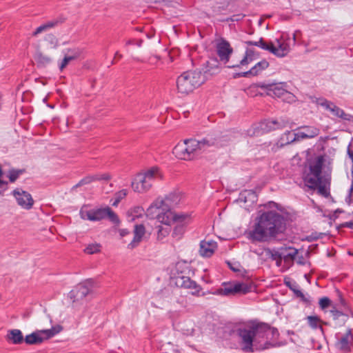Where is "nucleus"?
<instances>
[{
    "label": "nucleus",
    "instance_id": "nucleus-51",
    "mask_svg": "<svg viewBox=\"0 0 353 353\" xmlns=\"http://www.w3.org/2000/svg\"><path fill=\"white\" fill-rule=\"evenodd\" d=\"M316 189H317L318 192L323 195L325 196H327L328 195V192L325 186V185L323 184V180H321V182L319 183L318 186L316 187Z\"/></svg>",
    "mask_w": 353,
    "mask_h": 353
},
{
    "label": "nucleus",
    "instance_id": "nucleus-49",
    "mask_svg": "<svg viewBox=\"0 0 353 353\" xmlns=\"http://www.w3.org/2000/svg\"><path fill=\"white\" fill-rule=\"evenodd\" d=\"M347 154H348L349 157L351 159V160L352 161V180L351 187L349 190V197L350 199H353V150H352L350 148V145L347 148Z\"/></svg>",
    "mask_w": 353,
    "mask_h": 353
},
{
    "label": "nucleus",
    "instance_id": "nucleus-18",
    "mask_svg": "<svg viewBox=\"0 0 353 353\" xmlns=\"http://www.w3.org/2000/svg\"><path fill=\"white\" fill-rule=\"evenodd\" d=\"M272 119L264 120L252 126V128L248 130V134L250 137H257L274 131L272 123H270Z\"/></svg>",
    "mask_w": 353,
    "mask_h": 353
},
{
    "label": "nucleus",
    "instance_id": "nucleus-19",
    "mask_svg": "<svg viewBox=\"0 0 353 353\" xmlns=\"http://www.w3.org/2000/svg\"><path fill=\"white\" fill-rule=\"evenodd\" d=\"M154 214L150 216L151 218L156 217L157 221L164 224L163 226L170 225L172 221H175V217L179 214H174L171 210H163L161 209H154Z\"/></svg>",
    "mask_w": 353,
    "mask_h": 353
},
{
    "label": "nucleus",
    "instance_id": "nucleus-64",
    "mask_svg": "<svg viewBox=\"0 0 353 353\" xmlns=\"http://www.w3.org/2000/svg\"><path fill=\"white\" fill-rule=\"evenodd\" d=\"M275 261H276V264L277 266H280L281 265L282 260Z\"/></svg>",
    "mask_w": 353,
    "mask_h": 353
},
{
    "label": "nucleus",
    "instance_id": "nucleus-32",
    "mask_svg": "<svg viewBox=\"0 0 353 353\" xmlns=\"http://www.w3.org/2000/svg\"><path fill=\"white\" fill-rule=\"evenodd\" d=\"M245 43L248 46H254L259 47L260 48L264 50L269 51L270 52L272 53L273 43L271 41L267 43L264 41V39L262 37L260 38L259 40L257 41H245Z\"/></svg>",
    "mask_w": 353,
    "mask_h": 353
},
{
    "label": "nucleus",
    "instance_id": "nucleus-16",
    "mask_svg": "<svg viewBox=\"0 0 353 353\" xmlns=\"http://www.w3.org/2000/svg\"><path fill=\"white\" fill-rule=\"evenodd\" d=\"M237 332L243 345L242 350L246 352H253V341L255 337L251 329H239Z\"/></svg>",
    "mask_w": 353,
    "mask_h": 353
},
{
    "label": "nucleus",
    "instance_id": "nucleus-58",
    "mask_svg": "<svg viewBox=\"0 0 353 353\" xmlns=\"http://www.w3.org/2000/svg\"><path fill=\"white\" fill-rule=\"evenodd\" d=\"M342 226L348 228H353V221L345 222L342 224Z\"/></svg>",
    "mask_w": 353,
    "mask_h": 353
},
{
    "label": "nucleus",
    "instance_id": "nucleus-55",
    "mask_svg": "<svg viewBox=\"0 0 353 353\" xmlns=\"http://www.w3.org/2000/svg\"><path fill=\"white\" fill-rule=\"evenodd\" d=\"M142 43H143V40H141V39H139V40L129 39L126 41V45L127 46L137 45L140 47L141 46Z\"/></svg>",
    "mask_w": 353,
    "mask_h": 353
},
{
    "label": "nucleus",
    "instance_id": "nucleus-15",
    "mask_svg": "<svg viewBox=\"0 0 353 353\" xmlns=\"http://www.w3.org/2000/svg\"><path fill=\"white\" fill-rule=\"evenodd\" d=\"M318 103L322 107L329 110L334 116L339 117L345 121H351L352 116L350 114H346L342 109L336 106L332 102L326 99H319Z\"/></svg>",
    "mask_w": 353,
    "mask_h": 353
},
{
    "label": "nucleus",
    "instance_id": "nucleus-48",
    "mask_svg": "<svg viewBox=\"0 0 353 353\" xmlns=\"http://www.w3.org/2000/svg\"><path fill=\"white\" fill-rule=\"evenodd\" d=\"M269 252H270V258L273 261L283 260L282 248H281L279 250H270Z\"/></svg>",
    "mask_w": 353,
    "mask_h": 353
},
{
    "label": "nucleus",
    "instance_id": "nucleus-50",
    "mask_svg": "<svg viewBox=\"0 0 353 353\" xmlns=\"http://www.w3.org/2000/svg\"><path fill=\"white\" fill-rule=\"evenodd\" d=\"M290 141H287L286 143H281L280 141H278L273 144V145L271 148V151L272 152H276L279 150H280L281 148L284 147L285 145L291 143Z\"/></svg>",
    "mask_w": 353,
    "mask_h": 353
},
{
    "label": "nucleus",
    "instance_id": "nucleus-33",
    "mask_svg": "<svg viewBox=\"0 0 353 353\" xmlns=\"http://www.w3.org/2000/svg\"><path fill=\"white\" fill-rule=\"evenodd\" d=\"M270 123H272L274 130H282L285 128L292 127V123L287 118H280L279 119H272Z\"/></svg>",
    "mask_w": 353,
    "mask_h": 353
},
{
    "label": "nucleus",
    "instance_id": "nucleus-8",
    "mask_svg": "<svg viewBox=\"0 0 353 353\" xmlns=\"http://www.w3.org/2000/svg\"><path fill=\"white\" fill-rule=\"evenodd\" d=\"M62 329V326L57 325L50 329L38 330L26 335L24 341L28 345L40 344L45 340L49 339L59 333Z\"/></svg>",
    "mask_w": 353,
    "mask_h": 353
},
{
    "label": "nucleus",
    "instance_id": "nucleus-35",
    "mask_svg": "<svg viewBox=\"0 0 353 353\" xmlns=\"http://www.w3.org/2000/svg\"><path fill=\"white\" fill-rule=\"evenodd\" d=\"M155 228L157 230V239L159 241H163V239L169 235L171 231V227L170 225L163 226L158 225Z\"/></svg>",
    "mask_w": 353,
    "mask_h": 353
},
{
    "label": "nucleus",
    "instance_id": "nucleus-45",
    "mask_svg": "<svg viewBox=\"0 0 353 353\" xmlns=\"http://www.w3.org/2000/svg\"><path fill=\"white\" fill-rule=\"evenodd\" d=\"M295 296L300 298L301 301L305 304L306 306H310L312 305V300L310 296H305L300 290L299 291L295 292Z\"/></svg>",
    "mask_w": 353,
    "mask_h": 353
},
{
    "label": "nucleus",
    "instance_id": "nucleus-31",
    "mask_svg": "<svg viewBox=\"0 0 353 353\" xmlns=\"http://www.w3.org/2000/svg\"><path fill=\"white\" fill-rule=\"evenodd\" d=\"M142 174L152 186L156 179H161L162 177L159 169L157 167H152L144 173H142Z\"/></svg>",
    "mask_w": 353,
    "mask_h": 353
},
{
    "label": "nucleus",
    "instance_id": "nucleus-44",
    "mask_svg": "<svg viewBox=\"0 0 353 353\" xmlns=\"http://www.w3.org/2000/svg\"><path fill=\"white\" fill-rule=\"evenodd\" d=\"M101 245L99 243L89 244L85 249L84 252L88 254H94L101 251Z\"/></svg>",
    "mask_w": 353,
    "mask_h": 353
},
{
    "label": "nucleus",
    "instance_id": "nucleus-27",
    "mask_svg": "<svg viewBox=\"0 0 353 353\" xmlns=\"http://www.w3.org/2000/svg\"><path fill=\"white\" fill-rule=\"evenodd\" d=\"M111 179V176L108 173L97 174L90 175L83 178L75 186L79 187L83 185L89 184L93 181H108Z\"/></svg>",
    "mask_w": 353,
    "mask_h": 353
},
{
    "label": "nucleus",
    "instance_id": "nucleus-54",
    "mask_svg": "<svg viewBox=\"0 0 353 353\" xmlns=\"http://www.w3.org/2000/svg\"><path fill=\"white\" fill-rule=\"evenodd\" d=\"M228 267L230 268V269L231 270H232L233 272H239L240 270H239V264L238 263H232L230 261H226Z\"/></svg>",
    "mask_w": 353,
    "mask_h": 353
},
{
    "label": "nucleus",
    "instance_id": "nucleus-11",
    "mask_svg": "<svg viewBox=\"0 0 353 353\" xmlns=\"http://www.w3.org/2000/svg\"><path fill=\"white\" fill-rule=\"evenodd\" d=\"M285 83H278V84H262L259 85V87L262 88H265L268 91V94L272 97L283 98L284 101H288V103L292 102L295 101V96L291 92L287 91L285 88Z\"/></svg>",
    "mask_w": 353,
    "mask_h": 353
},
{
    "label": "nucleus",
    "instance_id": "nucleus-53",
    "mask_svg": "<svg viewBox=\"0 0 353 353\" xmlns=\"http://www.w3.org/2000/svg\"><path fill=\"white\" fill-rule=\"evenodd\" d=\"M45 40L50 42L51 44H56L57 43L56 37L52 34H47Z\"/></svg>",
    "mask_w": 353,
    "mask_h": 353
},
{
    "label": "nucleus",
    "instance_id": "nucleus-6",
    "mask_svg": "<svg viewBox=\"0 0 353 353\" xmlns=\"http://www.w3.org/2000/svg\"><path fill=\"white\" fill-rule=\"evenodd\" d=\"M196 139H185L182 143H179L172 150L174 156L181 160L190 161L199 154Z\"/></svg>",
    "mask_w": 353,
    "mask_h": 353
},
{
    "label": "nucleus",
    "instance_id": "nucleus-47",
    "mask_svg": "<svg viewBox=\"0 0 353 353\" xmlns=\"http://www.w3.org/2000/svg\"><path fill=\"white\" fill-rule=\"evenodd\" d=\"M284 284L289 288L290 290H292L294 294H295V292L299 291V285L298 284L294 281H291L290 279H284Z\"/></svg>",
    "mask_w": 353,
    "mask_h": 353
},
{
    "label": "nucleus",
    "instance_id": "nucleus-22",
    "mask_svg": "<svg viewBox=\"0 0 353 353\" xmlns=\"http://www.w3.org/2000/svg\"><path fill=\"white\" fill-rule=\"evenodd\" d=\"M65 19L62 17L54 19L50 21H48L46 23L41 24L40 26L37 28L35 30L32 32V35L33 37H37L39 34L42 32H47L50 29H52L63 23H64Z\"/></svg>",
    "mask_w": 353,
    "mask_h": 353
},
{
    "label": "nucleus",
    "instance_id": "nucleus-7",
    "mask_svg": "<svg viewBox=\"0 0 353 353\" xmlns=\"http://www.w3.org/2000/svg\"><path fill=\"white\" fill-rule=\"evenodd\" d=\"M223 288H219L214 292V294L230 296L236 294H247L252 290L254 286L252 283H223Z\"/></svg>",
    "mask_w": 353,
    "mask_h": 353
},
{
    "label": "nucleus",
    "instance_id": "nucleus-40",
    "mask_svg": "<svg viewBox=\"0 0 353 353\" xmlns=\"http://www.w3.org/2000/svg\"><path fill=\"white\" fill-rule=\"evenodd\" d=\"M26 172L25 169H10L8 171V177L10 182L14 183L19 177L20 175Z\"/></svg>",
    "mask_w": 353,
    "mask_h": 353
},
{
    "label": "nucleus",
    "instance_id": "nucleus-30",
    "mask_svg": "<svg viewBox=\"0 0 353 353\" xmlns=\"http://www.w3.org/2000/svg\"><path fill=\"white\" fill-rule=\"evenodd\" d=\"M278 46L273 44L272 53L276 57H283L290 52V46L285 42L277 40Z\"/></svg>",
    "mask_w": 353,
    "mask_h": 353
},
{
    "label": "nucleus",
    "instance_id": "nucleus-63",
    "mask_svg": "<svg viewBox=\"0 0 353 353\" xmlns=\"http://www.w3.org/2000/svg\"><path fill=\"white\" fill-rule=\"evenodd\" d=\"M7 184V182L0 179V188L3 187V185Z\"/></svg>",
    "mask_w": 353,
    "mask_h": 353
},
{
    "label": "nucleus",
    "instance_id": "nucleus-42",
    "mask_svg": "<svg viewBox=\"0 0 353 353\" xmlns=\"http://www.w3.org/2000/svg\"><path fill=\"white\" fill-rule=\"evenodd\" d=\"M309 326L312 329H317L319 327L323 331V327L319 325L321 319L317 316H308L307 317Z\"/></svg>",
    "mask_w": 353,
    "mask_h": 353
},
{
    "label": "nucleus",
    "instance_id": "nucleus-4",
    "mask_svg": "<svg viewBox=\"0 0 353 353\" xmlns=\"http://www.w3.org/2000/svg\"><path fill=\"white\" fill-rule=\"evenodd\" d=\"M231 141L228 134L220 132L208 134L201 140H196L199 154L209 148H219L226 145Z\"/></svg>",
    "mask_w": 353,
    "mask_h": 353
},
{
    "label": "nucleus",
    "instance_id": "nucleus-5",
    "mask_svg": "<svg viewBox=\"0 0 353 353\" xmlns=\"http://www.w3.org/2000/svg\"><path fill=\"white\" fill-rule=\"evenodd\" d=\"M80 216L83 219L91 221H99L108 218L114 223L119 222L118 216L110 207L88 210L83 206L80 210Z\"/></svg>",
    "mask_w": 353,
    "mask_h": 353
},
{
    "label": "nucleus",
    "instance_id": "nucleus-37",
    "mask_svg": "<svg viewBox=\"0 0 353 353\" xmlns=\"http://www.w3.org/2000/svg\"><path fill=\"white\" fill-rule=\"evenodd\" d=\"M35 60L39 67H46L52 61L50 57L45 55L41 52H39L36 54Z\"/></svg>",
    "mask_w": 353,
    "mask_h": 353
},
{
    "label": "nucleus",
    "instance_id": "nucleus-41",
    "mask_svg": "<svg viewBox=\"0 0 353 353\" xmlns=\"http://www.w3.org/2000/svg\"><path fill=\"white\" fill-rule=\"evenodd\" d=\"M176 273H174V276L185 275L186 272H189L188 265L184 262H178L175 266Z\"/></svg>",
    "mask_w": 353,
    "mask_h": 353
},
{
    "label": "nucleus",
    "instance_id": "nucleus-20",
    "mask_svg": "<svg viewBox=\"0 0 353 353\" xmlns=\"http://www.w3.org/2000/svg\"><path fill=\"white\" fill-rule=\"evenodd\" d=\"M299 129H302L303 131H300L294 134V137L290 142L297 141L300 139H312L319 134L320 130L314 126H301Z\"/></svg>",
    "mask_w": 353,
    "mask_h": 353
},
{
    "label": "nucleus",
    "instance_id": "nucleus-39",
    "mask_svg": "<svg viewBox=\"0 0 353 353\" xmlns=\"http://www.w3.org/2000/svg\"><path fill=\"white\" fill-rule=\"evenodd\" d=\"M244 199L245 202L250 201L254 203L256 201L257 195L256 192L252 190H245L241 193V199Z\"/></svg>",
    "mask_w": 353,
    "mask_h": 353
},
{
    "label": "nucleus",
    "instance_id": "nucleus-2",
    "mask_svg": "<svg viewBox=\"0 0 353 353\" xmlns=\"http://www.w3.org/2000/svg\"><path fill=\"white\" fill-rule=\"evenodd\" d=\"M205 81V75L199 70L184 72L177 78V90L179 92L187 94Z\"/></svg>",
    "mask_w": 353,
    "mask_h": 353
},
{
    "label": "nucleus",
    "instance_id": "nucleus-21",
    "mask_svg": "<svg viewBox=\"0 0 353 353\" xmlns=\"http://www.w3.org/2000/svg\"><path fill=\"white\" fill-rule=\"evenodd\" d=\"M134 192L143 193L148 192L151 188V184L144 178L142 173L136 176L131 184Z\"/></svg>",
    "mask_w": 353,
    "mask_h": 353
},
{
    "label": "nucleus",
    "instance_id": "nucleus-1",
    "mask_svg": "<svg viewBox=\"0 0 353 353\" xmlns=\"http://www.w3.org/2000/svg\"><path fill=\"white\" fill-rule=\"evenodd\" d=\"M285 228L286 219L282 214L275 211H268L259 217L250 236L254 241H265L269 237H275L283 233Z\"/></svg>",
    "mask_w": 353,
    "mask_h": 353
},
{
    "label": "nucleus",
    "instance_id": "nucleus-43",
    "mask_svg": "<svg viewBox=\"0 0 353 353\" xmlns=\"http://www.w3.org/2000/svg\"><path fill=\"white\" fill-rule=\"evenodd\" d=\"M330 313L332 314V318L334 321L339 320L341 317H343L341 321V324H344L347 319V315L336 310L335 307H332V309L330 310Z\"/></svg>",
    "mask_w": 353,
    "mask_h": 353
},
{
    "label": "nucleus",
    "instance_id": "nucleus-62",
    "mask_svg": "<svg viewBox=\"0 0 353 353\" xmlns=\"http://www.w3.org/2000/svg\"><path fill=\"white\" fill-rule=\"evenodd\" d=\"M120 201H119V200H118V199L115 197V200H114V201L113 202L112 205H114V206H117V205L119 204V203Z\"/></svg>",
    "mask_w": 353,
    "mask_h": 353
},
{
    "label": "nucleus",
    "instance_id": "nucleus-60",
    "mask_svg": "<svg viewBox=\"0 0 353 353\" xmlns=\"http://www.w3.org/2000/svg\"><path fill=\"white\" fill-rule=\"evenodd\" d=\"M122 54H119V52H117L114 55V59L118 58L119 59L122 58Z\"/></svg>",
    "mask_w": 353,
    "mask_h": 353
},
{
    "label": "nucleus",
    "instance_id": "nucleus-61",
    "mask_svg": "<svg viewBox=\"0 0 353 353\" xmlns=\"http://www.w3.org/2000/svg\"><path fill=\"white\" fill-rule=\"evenodd\" d=\"M79 50V48L69 49L68 52L70 53L69 55H74V51Z\"/></svg>",
    "mask_w": 353,
    "mask_h": 353
},
{
    "label": "nucleus",
    "instance_id": "nucleus-57",
    "mask_svg": "<svg viewBox=\"0 0 353 353\" xmlns=\"http://www.w3.org/2000/svg\"><path fill=\"white\" fill-rule=\"evenodd\" d=\"M119 234L121 236L123 237L130 234V231L128 229H121L119 230Z\"/></svg>",
    "mask_w": 353,
    "mask_h": 353
},
{
    "label": "nucleus",
    "instance_id": "nucleus-12",
    "mask_svg": "<svg viewBox=\"0 0 353 353\" xmlns=\"http://www.w3.org/2000/svg\"><path fill=\"white\" fill-rule=\"evenodd\" d=\"M176 225L174 228L172 236L176 239H181L185 232L186 227L191 222L190 215L188 214H179L175 217Z\"/></svg>",
    "mask_w": 353,
    "mask_h": 353
},
{
    "label": "nucleus",
    "instance_id": "nucleus-29",
    "mask_svg": "<svg viewBox=\"0 0 353 353\" xmlns=\"http://www.w3.org/2000/svg\"><path fill=\"white\" fill-rule=\"evenodd\" d=\"M6 339L8 341L15 345L21 344L24 341L23 334L21 331L18 329L9 330L6 335Z\"/></svg>",
    "mask_w": 353,
    "mask_h": 353
},
{
    "label": "nucleus",
    "instance_id": "nucleus-38",
    "mask_svg": "<svg viewBox=\"0 0 353 353\" xmlns=\"http://www.w3.org/2000/svg\"><path fill=\"white\" fill-rule=\"evenodd\" d=\"M254 55V51L251 49H248L245 51V54L242 60L240 61L239 64L236 65H230L228 67L230 68H234L236 67H239L240 65H248L250 61H252V56Z\"/></svg>",
    "mask_w": 353,
    "mask_h": 353
},
{
    "label": "nucleus",
    "instance_id": "nucleus-28",
    "mask_svg": "<svg viewBox=\"0 0 353 353\" xmlns=\"http://www.w3.org/2000/svg\"><path fill=\"white\" fill-rule=\"evenodd\" d=\"M145 232V230L143 225H135L133 240L128 244V247L130 249L135 248L141 242Z\"/></svg>",
    "mask_w": 353,
    "mask_h": 353
},
{
    "label": "nucleus",
    "instance_id": "nucleus-14",
    "mask_svg": "<svg viewBox=\"0 0 353 353\" xmlns=\"http://www.w3.org/2000/svg\"><path fill=\"white\" fill-rule=\"evenodd\" d=\"M250 329L252 333L254 334L255 338H265L268 339L270 332L272 336L279 334L276 328L272 327L269 324L262 322L253 324Z\"/></svg>",
    "mask_w": 353,
    "mask_h": 353
},
{
    "label": "nucleus",
    "instance_id": "nucleus-3",
    "mask_svg": "<svg viewBox=\"0 0 353 353\" xmlns=\"http://www.w3.org/2000/svg\"><path fill=\"white\" fill-rule=\"evenodd\" d=\"M324 163L323 156H317L307 161V170H305L303 181L307 187L311 190H316L319 183L323 180L322 168Z\"/></svg>",
    "mask_w": 353,
    "mask_h": 353
},
{
    "label": "nucleus",
    "instance_id": "nucleus-10",
    "mask_svg": "<svg viewBox=\"0 0 353 353\" xmlns=\"http://www.w3.org/2000/svg\"><path fill=\"white\" fill-rule=\"evenodd\" d=\"M173 283L178 288L191 290V294L196 296H203L207 293L202 292V288L189 276L185 275L174 276L172 278Z\"/></svg>",
    "mask_w": 353,
    "mask_h": 353
},
{
    "label": "nucleus",
    "instance_id": "nucleus-59",
    "mask_svg": "<svg viewBox=\"0 0 353 353\" xmlns=\"http://www.w3.org/2000/svg\"><path fill=\"white\" fill-rule=\"evenodd\" d=\"M239 17H240V15H233V16L231 17L230 20H231L232 21H239V20L240 19Z\"/></svg>",
    "mask_w": 353,
    "mask_h": 353
},
{
    "label": "nucleus",
    "instance_id": "nucleus-52",
    "mask_svg": "<svg viewBox=\"0 0 353 353\" xmlns=\"http://www.w3.org/2000/svg\"><path fill=\"white\" fill-rule=\"evenodd\" d=\"M128 194V191L125 189L121 190L119 192H117L115 194V197L118 199L119 201H121L123 198L126 196Z\"/></svg>",
    "mask_w": 353,
    "mask_h": 353
},
{
    "label": "nucleus",
    "instance_id": "nucleus-34",
    "mask_svg": "<svg viewBox=\"0 0 353 353\" xmlns=\"http://www.w3.org/2000/svg\"><path fill=\"white\" fill-rule=\"evenodd\" d=\"M81 54V50H77L74 51V55H65L64 58L60 63L59 68L61 71H63V70L68 65V63L73 60L77 59L80 57Z\"/></svg>",
    "mask_w": 353,
    "mask_h": 353
},
{
    "label": "nucleus",
    "instance_id": "nucleus-36",
    "mask_svg": "<svg viewBox=\"0 0 353 353\" xmlns=\"http://www.w3.org/2000/svg\"><path fill=\"white\" fill-rule=\"evenodd\" d=\"M297 253V250L294 248H282V256L285 262L293 261Z\"/></svg>",
    "mask_w": 353,
    "mask_h": 353
},
{
    "label": "nucleus",
    "instance_id": "nucleus-25",
    "mask_svg": "<svg viewBox=\"0 0 353 353\" xmlns=\"http://www.w3.org/2000/svg\"><path fill=\"white\" fill-rule=\"evenodd\" d=\"M353 345V334L352 330L348 329L346 333L339 339L338 345L339 349L343 352H350Z\"/></svg>",
    "mask_w": 353,
    "mask_h": 353
},
{
    "label": "nucleus",
    "instance_id": "nucleus-9",
    "mask_svg": "<svg viewBox=\"0 0 353 353\" xmlns=\"http://www.w3.org/2000/svg\"><path fill=\"white\" fill-rule=\"evenodd\" d=\"M179 196L176 193H170L165 199L158 198L147 209V216H153L155 212L154 209L171 210L179 203Z\"/></svg>",
    "mask_w": 353,
    "mask_h": 353
},
{
    "label": "nucleus",
    "instance_id": "nucleus-56",
    "mask_svg": "<svg viewBox=\"0 0 353 353\" xmlns=\"http://www.w3.org/2000/svg\"><path fill=\"white\" fill-rule=\"evenodd\" d=\"M336 292L339 297V301L340 305L341 306H345L346 303H345V299L343 298L341 292L339 290H336Z\"/></svg>",
    "mask_w": 353,
    "mask_h": 353
},
{
    "label": "nucleus",
    "instance_id": "nucleus-13",
    "mask_svg": "<svg viewBox=\"0 0 353 353\" xmlns=\"http://www.w3.org/2000/svg\"><path fill=\"white\" fill-rule=\"evenodd\" d=\"M12 194L15 198L17 204L22 208L30 210L32 208L34 200L29 192L21 188H16L12 191Z\"/></svg>",
    "mask_w": 353,
    "mask_h": 353
},
{
    "label": "nucleus",
    "instance_id": "nucleus-17",
    "mask_svg": "<svg viewBox=\"0 0 353 353\" xmlns=\"http://www.w3.org/2000/svg\"><path fill=\"white\" fill-rule=\"evenodd\" d=\"M216 52L221 61L227 63L229 61L230 57L233 52V49L230 43L224 39H221L216 43Z\"/></svg>",
    "mask_w": 353,
    "mask_h": 353
},
{
    "label": "nucleus",
    "instance_id": "nucleus-26",
    "mask_svg": "<svg viewBox=\"0 0 353 353\" xmlns=\"http://www.w3.org/2000/svg\"><path fill=\"white\" fill-rule=\"evenodd\" d=\"M217 248V244L213 241H201L200 243L199 253L205 257L211 256Z\"/></svg>",
    "mask_w": 353,
    "mask_h": 353
},
{
    "label": "nucleus",
    "instance_id": "nucleus-23",
    "mask_svg": "<svg viewBox=\"0 0 353 353\" xmlns=\"http://www.w3.org/2000/svg\"><path fill=\"white\" fill-rule=\"evenodd\" d=\"M269 66V63L266 60H262L257 63L254 66H253L250 70L235 73L234 74V78L239 77H248L250 76H256L259 72L262 70L266 69Z\"/></svg>",
    "mask_w": 353,
    "mask_h": 353
},
{
    "label": "nucleus",
    "instance_id": "nucleus-46",
    "mask_svg": "<svg viewBox=\"0 0 353 353\" xmlns=\"http://www.w3.org/2000/svg\"><path fill=\"white\" fill-rule=\"evenodd\" d=\"M319 304L320 308L324 310L332 305V301L328 297L324 296L319 299Z\"/></svg>",
    "mask_w": 353,
    "mask_h": 353
},
{
    "label": "nucleus",
    "instance_id": "nucleus-24",
    "mask_svg": "<svg viewBox=\"0 0 353 353\" xmlns=\"http://www.w3.org/2000/svg\"><path fill=\"white\" fill-rule=\"evenodd\" d=\"M90 286L89 284H79L74 290L70 292V297L73 299V302L83 299L85 298L90 292Z\"/></svg>",
    "mask_w": 353,
    "mask_h": 353
}]
</instances>
